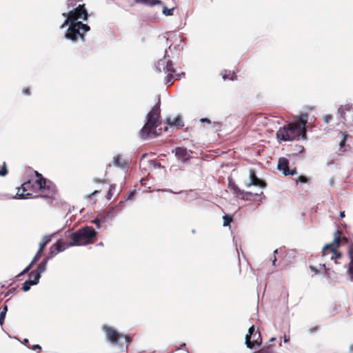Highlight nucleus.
Instances as JSON below:
<instances>
[{
  "label": "nucleus",
  "mask_w": 353,
  "mask_h": 353,
  "mask_svg": "<svg viewBox=\"0 0 353 353\" xmlns=\"http://www.w3.org/2000/svg\"><path fill=\"white\" fill-rule=\"evenodd\" d=\"M161 116L160 105L156 104L146 116L147 121L145 125L140 130V134L142 139L156 137L159 135L157 131V128L160 124L159 119Z\"/></svg>",
  "instance_id": "nucleus-4"
},
{
  "label": "nucleus",
  "mask_w": 353,
  "mask_h": 353,
  "mask_svg": "<svg viewBox=\"0 0 353 353\" xmlns=\"http://www.w3.org/2000/svg\"><path fill=\"white\" fill-rule=\"evenodd\" d=\"M99 191V190H95L92 193V195H94L96 194H97Z\"/></svg>",
  "instance_id": "nucleus-47"
},
{
  "label": "nucleus",
  "mask_w": 353,
  "mask_h": 353,
  "mask_svg": "<svg viewBox=\"0 0 353 353\" xmlns=\"http://www.w3.org/2000/svg\"><path fill=\"white\" fill-rule=\"evenodd\" d=\"M37 179L33 182L29 179L17 188V192L14 196L16 199H26L33 193H38L41 197L53 198L57 192L56 185L50 181L47 180L41 174L34 171Z\"/></svg>",
  "instance_id": "nucleus-1"
},
{
  "label": "nucleus",
  "mask_w": 353,
  "mask_h": 353,
  "mask_svg": "<svg viewBox=\"0 0 353 353\" xmlns=\"http://www.w3.org/2000/svg\"><path fill=\"white\" fill-rule=\"evenodd\" d=\"M222 77L223 80H235L236 77L234 72L224 70L222 73Z\"/></svg>",
  "instance_id": "nucleus-23"
},
{
  "label": "nucleus",
  "mask_w": 353,
  "mask_h": 353,
  "mask_svg": "<svg viewBox=\"0 0 353 353\" xmlns=\"http://www.w3.org/2000/svg\"><path fill=\"white\" fill-rule=\"evenodd\" d=\"M245 195H247V196H252V193L250 192H245Z\"/></svg>",
  "instance_id": "nucleus-46"
},
{
  "label": "nucleus",
  "mask_w": 353,
  "mask_h": 353,
  "mask_svg": "<svg viewBox=\"0 0 353 353\" xmlns=\"http://www.w3.org/2000/svg\"><path fill=\"white\" fill-rule=\"evenodd\" d=\"M307 120L308 114L301 113L294 122L279 129L276 134L277 139L282 141H291L300 137L303 139H306L305 125Z\"/></svg>",
  "instance_id": "nucleus-3"
},
{
  "label": "nucleus",
  "mask_w": 353,
  "mask_h": 353,
  "mask_svg": "<svg viewBox=\"0 0 353 353\" xmlns=\"http://www.w3.org/2000/svg\"><path fill=\"white\" fill-rule=\"evenodd\" d=\"M343 123L347 127L353 126V108L345 105L343 108L339 110Z\"/></svg>",
  "instance_id": "nucleus-11"
},
{
  "label": "nucleus",
  "mask_w": 353,
  "mask_h": 353,
  "mask_svg": "<svg viewBox=\"0 0 353 353\" xmlns=\"http://www.w3.org/2000/svg\"><path fill=\"white\" fill-rule=\"evenodd\" d=\"M290 336L285 335V336H283V341H284V342H285V343H288V342H289V341H290Z\"/></svg>",
  "instance_id": "nucleus-39"
},
{
  "label": "nucleus",
  "mask_w": 353,
  "mask_h": 353,
  "mask_svg": "<svg viewBox=\"0 0 353 353\" xmlns=\"http://www.w3.org/2000/svg\"><path fill=\"white\" fill-rule=\"evenodd\" d=\"M165 123L170 126H176L178 128H182L184 126L183 122L181 117L177 116L173 119L170 118L166 119Z\"/></svg>",
  "instance_id": "nucleus-17"
},
{
  "label": "nucleus",
  "mask_w": 353,
  "mask_h": 353,
  "mask_svg": "<svg viewBox=\"0 0 353 353\" xmlns=\"http://www.w3.org/2000/svg\"><path fill=\"white\" fill-rule=\"evenodd\" d=\"M100 222L101 220L99 219H95L92 221V223H94L98 228L100 227Z\"/></svg>",
  "instance_id": "nucleus-35"
},
{
  "label": "nucleus",
  "mask_w": 353,
  "mask_h": 353,
  "mask_svg": "<svg viewBox=\"0 0 353 353\" xmlns=\"http://www.w3.org/2000/svg\"><path fill=\"white\" fill-rule=\"evenodd\" d=\"M146 155H147L146 154H143L142 156V158L145 157Z\"/></svg>",
  "instance_id": "nucleus-50"
},
{
  "label": "nucleus",
  "mask_w": 353,
  "mask_h": 353,
  "mask_svg": "<svg viewBox=\"0 0 353 353\" xmlns=\"http://www.w3.org/2000/svg\"><path fill=\"white\" fill-rule=\"evenodd\" d=\"M97 234L95 230L91 226H85L72 232L68 236L71 240L70 243L59 239L53 244L52 255L57 254L70 247L92 244L96 240Z\"/></svg>",
  "instance_id": "nucleus-2"
},
{
  "label": "nucleus",
  "mask_w": 353,
  "mask_h": 353,
  "mask_svg": "<svg viewBox=\"0 0 353 353\" xmlns=\"http://www.w3.org/2000/svg\"><path fill=\"white\" fill-rule=\"evenodd\" d=\"M324 269H325V274L329 276V273H328V269L326 268L325 267V264H323V265H321Z\"/></svg>",
  "instance_id": "nucleus-41"
},
{
  "label": "nucleus",
  "mask_w": 353,
  "mask_h": 353,
  "mask_svg": "<svg viewBox=\"0 0 353 353\" xmlns=\"http://www.w3.org/2000/svg\"><path fill=\"white\" fill-rule=\"evenodd\" d=\"M46 245H45L44 243L40 242L39 243V250L40 252H43L45 248H46Z\"/></svg>",
  "instance_id": "nucleus-37"
},
{
  "label": "nucleus",
  "mask_w": 353,
  "mask_h": 353,
  "mask_svg": "<svg viewBox=\"0 0 353 353\" xmlns=\"http://www.w3.org/2000/svg\"><path fill=\"white\" fill-rule=\"evenodd\" d=\"M41 278V274H39V272H37V271L35 270H32L30 274H29V281L33 284V285H36L39 283V281Z\"/></svg>",
  "instance_id": "nucleus-21"
},
{
  "label": "nucleus",
  "mask_w": 353,
  "mask_h": 353,
  "mask_svg": "<svg viewBox=\"0 0 353 353\" xmlns=\"http://www.w3.org/2000/svg\"><path fill=\"white\" fill-rule=\"evenodd\" d=\"M69 27L65 34V38L72 41H77L79 37L81 40H84V34L90 30L87 24L79 22L69 23Z\"/></svg>",
  "instance_id": "nucleus-6"
},
{
  "label": "nucleus",
  "mask_w": 353,
  "mask_h": 353,
  "mask_svg": "<svg viewBox=\"0 0 353 353\" xmlns=\"http://www.w3.org/2000/svg\"><path fill=\"white\" fill-rule=\"evenodd\" d=\"M332 119V117L330 114H327L324 117L323 119L326 123H328Z\"/></svg>",
  "instance_id": "nucleus-33"
},
{
  "label": "nucleus",
  "mask_w": 353,
  "mask_h": 353,
  "mask_svg": "<svg viewBox=\"0 0 353 353\" xmlns=\"http://www.w3.org/2000/svg\"><path fill=\"white\" fill-rule=\"evenodd\" d=\"M93 181L96 183H104V180L103 179H97V178H94L93 179Z\"/></svg>",
  "instance_id": "nucleus-38"
},
{
  "label": "nucleus",
  "mask_w": 353,
  "mask_h": 353,
  "mask_svg": "<svg viewBox=\"0 0 353 353\" xmlns=\"http://www.w3.org/2000/svg\"><path fill=\"white\" fill-rule=\"evenodd\" d=\"M308 181H309V179L307 178L306 176H299L296 180V182H301L302 183H305L308 182Z\"/></svg>",
  "instance_id": "nucleus-31"
},
{
  "label": "nucleus",
  "mask_w": 353,
  "mask_h": 353,
  "mask_svg": "<svg viewBox=\"0 0 353 353\" xmlns=\"http://www.w3.org/2000/svg\"><path fill=\"white\" fill-rule=\"evenodd\" d=\"M136 3H143L149 6H154L155 4L161 3L159 0H134Z\"/></svg>",
  "instance_id": "nucleus-24"
},
{
  "label": "nucleus",
  "mask_w": 353,
  "mask_h": 353,
  "mask_svg": "<svg viewBox=\"0 0 353 353\" xmlns=\"http://www.w3.org/2000/svg\"><path fill=\"white\" fill-rule=\"evenodd\" d=\"M340 216H341V218L345 217V212L344 211L341 212Z\"/></svg>",
  "instance_id": "nucleus-45"
},
{
  "label": "nucleus",
  "mask_w": 353,
  "mask_h": 353,
  "mask_svg": "<svg viewBox=\"0 0 353 353\" xmlns=\"http://www.w3.org/2000/svg\"><path fill=\"white\" fill-rule=\"evenodd\" d=\"M201 121L203 122H203H206L208 123H211V121L208 119H207V118L201 119Z\"/></svg>",
  "instance_id": "nucleus-40"
},
{
  "label": "nucleus",
  "mask_w": 353,
  "mask_h": 353,
  "mask_svg": "<svg viewBox=\"0 0 353 353\" xmlns=\"http://www.w3.org/2000/svg\"><path fill=\"white\" fill-rule=\"evenodd\" d=\"M54 235V234L44 236L42 238V240L41 242L47 245L51 241Z\"/></svg>",
  "instance_id": "nucleus-27"
},
{
  "label": "nucleus",
  "mask_w": 353,
  "mask_h": 353,
  "mask_svg": "<svg viewBox=\"0 0 353 353\" xmlns=\"http://www.w3.org/2000/svg\"><path fill=\"white\" fill-rule=\"evenodd\" d=\"M107 197H108V199H111V197H112L111 190H109V192L108 193V195H107Z\"/></svg>",
  "instance_id": "nucleus-43"
},
{
  "label": "nucleus",
  "mask_w": 353,
  "mask_h": 353,
  "mask_svg": "<svg viewBox=\"0 0 353 353\" xmlns=\"http://www.w3.org/2000/svg\"><path fill=\"white\" fill-rule=\"evenodd\" d=\"M173 8L172 9H168V8L166 7H164L163 8V13L165 15V16H171L173 14Z\"/></svg>",
  "instance_id": "nucleus-30"
},
{
  "label": "nucleus",
  "mask_w": 353,
  "mask_h": 353,
  "mask_svg": "<svg viewBox=\"0 0 353 353\" xmlns=\"http://www.w3.org/2000/svg\"><path fill=\"white\" fill-rule=\"evenodd\" d=\"M276 258L274 256V259L272 260V265H274V266L276 265Z\"/></svg>",
  "instance_id": "nucleus-44"
},
{
  "label": "nucleus",
  "mask_w": 353,
  "mask_h": 353,
  "mask_svg": "<svg viewBox=\"0 0 353 353\" xmlns=\"http://www.w3.org/2000/svg\"><path fill=\"white\" fill-rule=\"evenodd\" d=\"M277 252H278V250L276 249V250H274V254H276Z\"/></svg>",
  "instance_id": "nucleus-49"
},
{
  "label": "nucleus",
  "mask_w": 353,
  "mask_h": 353,
  "mask_svg": "<svg viewBox=\"0 0 353 353\" xmlns=\"http://www.w3.org/2000/svg\"><path fill=\"white\" fill-rule=\"evenodd\" d=\"M175 155L177 158L185 161L190 158V154L185 148L177 147L175 149Z\"/></svg>",
  "instance_id": "nucleus-15"
},
{
  "label": "nucleus",
  "mask_w": 353,
  "mask_h": 353,
  "mask_svg": "<svg viewBox=\"0 0 353 353\" xmlns=\"http://www.w3.org/2000/svg\"><path fill=\"white\" fill-rule=\"evenodd\" d=\"M8 174V170L6 168V164L5 162L3 163V166L0 170V176H4Z\"/></svg>",
  "instance_id": "nucleus-29"
},
{
  "label": "nucleus",
  "mask_w": 353,
  "mask_h": 353,
  "mask_svg": "<svg viewBox=\"0 0 353 353\" xmlns=\"http://www.w3.org/2000/svg\"><path fill=\"white\" fill-rule=\"evenodd\" d=\"M107 339L112 343L118 344L120 346H123L122 340H124L125 347L130 345L132 341V339L129 336H123L118 333L115 330L110 327H106L104 328Z\"/></svg>",
  "instance_id": "nucleus-8"
},
{
  "label": "nucleus",
  "mask_w": 353,
  "mask_h": 353,
  "mask_svg": "<svg viewBox=\"0 0 353 353\" xmlns=\"http://www.w3.org/2000/svg\"><path fill=\"white\" fill-rule=\"evenodd\" d=\"M249 175L250 182L247 184L248 187H250L251 185L259 186L262 188L266 187V183L257 177L254 170L250 169L249 171Z\"/></svg>",
  "instance_id": "nucleus-13"
},
{
  "label": "nucleus",
  "mask_w": 353,
  "mask_h": 353,
  "mask_svg": "<svg viewBox=\"0 0 353 353\" xmlns=\"http://www.w3.org/2000/svg\"><path fill=\"white\" fill-rule=\"evenodd\" d=\"M310 269L311 270V271H312L315 274H317L319 273V270L318 269L314 267V266H312V265H310Z\"/></svg>",
  "instance_id": "nucleus-36"
},
{
  "label": "nucleus",
  "mask_w": 353,
  "mask_h": 353,
  "mask_svg": "<svg viewBox=\"0 0 353 353\" xmlns=\"http://www.w3.org/2000/svg\"><path fill=\"white\" fill-rule=\"evenodd\" d=\"M32 349L34 350H37V349L41 350V346L39 345H35L33 346Z\"/></svg>",
  "instance_id": "nucleus-42"
},
{
  "label": "nucleus",
  "mask_w": 353,
  "mask_h": 353,
  "mask_svg": "<svg viewBox=\"0 0 353 353\" xmlns=\"http://www.w3.org/2000/svg\"><path fill=\"white\" fill-rule=\"evenodd\" d=\"M262 343V339L259 332L255 330L254 325L248 330L245 336V344L248 348L252 349L254 345H260Z\"/></svg>",
  "instance_id": "nucleus-10"
},
{
  "label": "nucleus",
  "mask_w": 353,
  "mask_h": 353,
  "mask_svg": "<svg viewBox=\"0 0 353 353\" xmlns=\"http://www.w3.org/2000/svg\"><path fill=\"white\" fill-rule=\"evenodd\" d=\"M23 94L26 95H30V88L29 87L25 88L23 91Z\"/></svg>",
  "instance_id": "nucleus-34"
},
{
  "label": "nucleus",
  "mask_w": 353,
  "mask_h": 353,
  "mask_svg": "<svg viewBox=\"0 0 353 353\" xmlns=\"http://www.w3.org/2000/svg\"><path fill=\"white\" fill-rule=\"evenodd\" d=\"M161 67L164 72L168 73L165 77V83L169 85L173 84V79L174 78L173 74L175 73V69L174 68L172 62L169 60L166 61L165 59H161L158 62L159 70H161Z\"/></svg>",
  "instance_id": "nucleus-9"
},
{
  "label": "nucleus",
  "mask_w": 353,
  "mask_h": 353,
  "mask_svg": "<svg viewBox=\"0 0 353 353\" xmlns=\"http://www.w3.org/2000/svg\"><path fill=\"white\" fill-rule=\"evenodd\" d=\"M113 164L114 166L125 168L128 166V163L122 159L120 155H116L113 159Z\"/></svg>",
  "instance_id": "nucleus-20"
},
{
  "label": "nucleus",
  "mask_w": 353,
  "mask_h": 353,
  "mask_svg": "<svg viewBox=\"0 0 353 353\" xmlns=\"http://www.w3.org/2000/svg\"><path fill=\"white\" fill-rule=\"evenodd\" d=\"M347 254L350 259L347 273L352 280H353V243H351L348 247Z\"/></svg>",
  "instance_id": "nucleus-16"
},
{
  "label": "nucleus",
  "mask_w": 353,
  "mask_h": 353,
  "mask_svg": "<svg viewBox=\"0 0 353 353\" xmlns=\"http://www.w3.org/2000/svg\"><path fill=\"white\" fill-rule=\"evenodd\" d=\"M52 248H53V245L50 247V252L48 254V256L47 257H46L37 266V270H35V271H37V272H39L40 274H41V273L44 272L46 270V267H47V263H48V261L50 259H52L53 258L54 256H56L57 254H53L52 255Z\"/></svg>",
  "instance_id": "nucleus-14"
},
{
  "label": "nucleus",
  "mask_w": 353,
  "mask_h": 353,
  "mask_svg": "<svg viewBox=\"0 0 353 353\" xmlns=\"http://www.w3.org/2000/svg\"><path fill=\"white\" fill-rule=\"evenodd\" d=\"M351 243H352V241L350 242L348 238H347L346 236H343V237L341 236V245L343 243L350 244ZM349 245H348V246Z\"/></svg>",
  "instance_id": "nucleus-32"
},
{
  "label": "nucleus",
  "mask_w": 353,
  "mask_h": 353,
  "mask_svg": "<svg viewBox=\"0 0 353 353\" xmlns=\"http://www.w3.org/2000/svg\"><path fill=\"white\" fill-rule=\"evenodd\" d=\"M341 231L336 230L334 233V241L330 243L326 244L322 250V256H328L330 260H334V263L336 264L338 263L337 259H339L342 257L341 252L338 250L341 246Z\"/></svg>",
  "instance_id": "nucleus-5"
},
{
  "label": "nucleus",
  "mask_w": 353,
  "mask_h": 353,
  "mask_svg": "<svg viewBox=\"0 0 353 353\" xmlns=\"http://www.w3.org/2000/svg\"><path fill=\"white\" fill-rule=\"evenodd\" d=\"M42 253L43 252H40L39 250H38L35 256H34L32 262L20 274L17 275V277H19L20 276L28 273L32 268V265L41 258Z\"/></svg>",
  "instance_id": "nucleus-18"
},
{
  "label": "nucleus",
  "mask_w": 353,
  "mask_h": 353,
  "mask_svg": "<svg viewBox=\"0 0 353 353\" xmlns=\"http://www.w3.org/2000/svg\"><path fill=\"white\" fill-rule=\"evenodd\" d=\"M343 139H342V140L341 141V142L339 143V150H338V154L339 155L343 154L346 151L348 150V149L350 148L349 145L345 144L346 140H347V134L344 133V134H343Z\"/></svg>",
  "instance_id": "nucleus-19"
},
{
  "label": "nucleus",
  "mask_w": 353,
  "mask_h": 353,
  "mask_svg": "<svg viewBox=\"0 0 353 353\" xmlns=\"http://www.w3.org/2000/svg\"><path fill=\"white\" fill-rule=\"evenodd\" d=\"M33 285V284L28 280V281H26L23 283V286H22V290L24 291V292H26L28 290H30V287Z\"/></svg>",
  "instance_id": "nucleus-28"
},
{
  "label": "nucleus",
  "mask_w": 353,
  "mask_h": 353,
  "mask_svg": "<svg viewBox=\"0 0 353 353\" xmlns=\"http://www.w3.org/2000/svg\"><path fill=\"white\" fill-rule=\"evenodd\" d=\"M63 16L65 17L66 19L61 26V28L68 25L69 23L79 22V20L80 19L86 21L88 18V13L85 8V4H82L70 11L68 13H63Z\"/></svg>",
  "instance_id": "nucleus-7"
},
{
  "label": "nucleus",
  "mask_w": 353,
  "mask_h": 353,
  "mask_svg": "<svg viewBox=\"0 0 353 353\" xmlns=\"http://www.w3.org/2000/svg\"><path fill=\"white\" fill-rule=\"evenodd\" d=\"M223 226H230V223L233 221V216L231 214H225L223 216Z\"/></svg>",
  "instance_id": "nucleus-25"
},
{
  "label": "nucleus",
  "mask_w": 353,
  "mask_h": 353,
  "mask_svg": "<svg viewBox=\"0 0 353 353\" xmlns=\"http://www.w3.org/2000/svg\"><path fill=\"white\" fill-rule=\"evenodd\" d=\"M7 311H8V306H7V305H4L3 310L0 312V325H2L3 324Z\"/></svg>",
  "instance_id": "nucleus-26"
},
{
  "label": "nucleus",
  "mask_w": 353,
  "mask_h": 353,
  "mask_svg": "<svg viewBox=\"0 0 353 353\" xmlns=\"http://www.w3.org/2000/svg\"><path fill=\"white\" fill-rule=\"evenodd\" d=\"M278 170L281 171L284 175H294L297 174L296 169L290 170L289 168V161L285 157H281L279 159Z\"/></svg>",
  "instance_id": "nucleus-12"
},
{
  "label": "nucleus",
  "mask_w": 353,
  "mask_h": 353,
  "mask_svg": "<svg viewBox=\"0 0 353 353\" xmlns=\"http://www.w3.org/2000/svg\"><path fill=\"white\" fill-rule=\"evenodd\" d=\"M254 353H276L275 351V345L272 344L264 346L261 350L255 352Z\"/></svg>",
  "instance_id": "nucleus-22"
},
{
  "label": "nucleus",
  "mask_w": 353,
  "mask_h": 353,
  "mask_svg": "<svg viewBox=\"0 0 353 353\" xmlns=\"http://www.w3.org/2000/svg\"><path fill=\"white\" fill-rule=\"evenodd\" d=\"M275 340H276V338L272 337V338L270 339V342L274 341Z\"/></svg>",
  "instance_id": "nucleus-48"
}]
</instances>
